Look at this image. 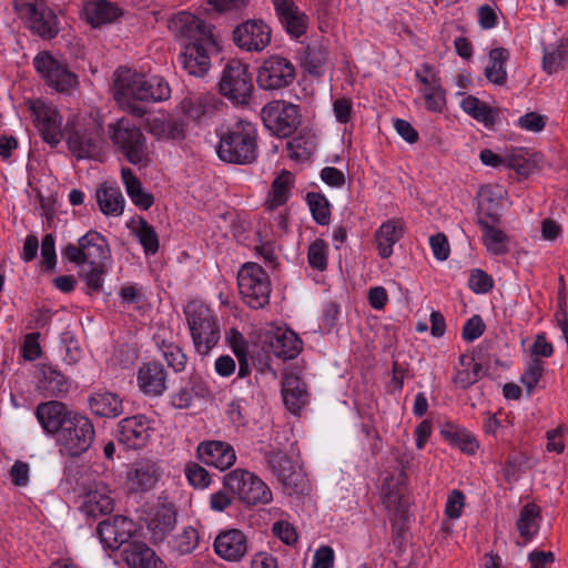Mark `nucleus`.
<instances>
[{
    "label": "nucleus",
    "mask_w": 568,
    "mask_h": 568,
    "mask_svg": "<svg viewBox=\"0 0 568 568\" xmlns=\"http://www.w3.org/2000/svg\"><path fill=\"white\" fill-rule=\"evenodd\" d=\"M290 159L294 161L308 160L314 152V141L310 133H301L287 142Z\"/></svg>",
    "instance_id": "603ef678"
},
{
    "label": "nucleus",
    "mask_w": 568,
    "mask_h": 568,
    "mask_svg": "<svg viewBox=\"0 0 568 568\" xmlns=\"http://www.w3.org/2000/svg\"><path fill=\"white\" fill-rule=\"evenodd\" d=\"M191 333L194 349L206 356L217 345L221 328L214 312L199 301H191L183 310Z\"/></svg>",
    "instance_id": "7ed1b4c3"
},
{
    "label": "nucleus",
    "mask_w": 568,
    "mask_h": 568,
    "mask_svg": "<svg viewBox=\"0 0 568 568\" xmlns=\"http://www.w3.org/2000/svg\"><path fill=\"white\" fill-rule=\"evenodd\" d=\"M265 343L271 352L284 361L295 358L302 351V339L291 329L276 328L270 332Z\"/></svg>",
    "instance_id": "a878e982"
},
{
    "label": "nucleus",
    "mask_w": 568,
    "mask_h": 568,
    "mask_svg": "<svg viewBox=\"0 0 568 568\" xmlns=\"http://www.w3.org/2000/svg\"><path fill=\"white\" fill-rule=\"evenodd\" d=\"M185 474L189 483L196 488H206L211 483L209 471L196 463L186 465Z\"/></svg>",
    "instance_id": "0e129e2a"
},
{
    "label": "nucleus",
    "mask_w": 568,
    "mask_h": 568,
    "mask_svg": "<svg viewBox=\"0 0 568 568\" xmlns=\"http://www.w3.org/2000/svg\"><path fill=\"white\" fill-rule=\"evenodd\" d=\"M509 57V51L503 47L489 51L485 77L490 83L501 87L507 82L506 63Z\"/></svg>",
    "instance_id": "58836bf2"
},
{
    "label": "nucleus",
    "mask_w": 568,
    "mask_h": 568,
    "mask_svg": "<svg viewBox=\"0 0 568 568\" xmlns=\"http://www.w3.org/2000/svg\"><path fill=\"white\" fill-rule=\"evenodd\" d=\"M462 108L466 113L471 115L475 120L483 122L487 128L493 126L496 122L493 109L474 95L465 98L462 101Z\"/></svg>",
    "instance_id": "8fccbe9b"
},
{
    "label": "nucleus",
    "mask_w": 568,
    "mask_h": 568,
    "mask_svg": "<svg viewBox=\"0 0 568 568\" xmlns=\"http://www.w3.org/2000/svg\"><path fill=\"white\" fill-rule=\"evenodd\" d=\"M81 245L84 247L85 264L104 265L109 258L110 248L108 241L97 231H89L81 236Z\"/></svg>",
    "instance_id": "72a5a7b5"
},
{
    "label": "nucleus",
    "mask_w": 568,
    "mask_h": 568,
    "mask_svg": "<svg viewBox=\"0 0 568 568\" xmlns=\"http://www.w3.org/2000/svg\"><path fill=\"white\" fill-rule=\"evenodd\" d=\"M42 264L45 271H53L57 265L55 240L52 234H45L41 241Z\"/></svg>",
    "instance_id": "69168bd1"
},
{
    "label": "nucleus",
    "mask_w": 568,
    "mask_h": 568,
    "mask_svg": "<svg viewBox=\"0 0 568 568\" xmlns=\"http://www.w3.org/2000/svg\"><path fill=\"white\" fill-rule=\"evenodd\" d=\"M217 135L216 153L221 161L246 165L257 159L256 130L252 123L237 120L225 130L221 129Z\"/></svg>",
    "instance_id": "f257e3e1"
},
{
    "label": "nucleus",
    "mask_w": 568,
    "mask_h": 568,
    "mask_svg": "<svg viewBox=\"0 0 568 568\" xmlns=\"http://www.w3.org/2000/svg\"><path fill=\"white\" fill-rule=\"evenodd\" d=\"M273 3L281 23L291 36L298 38L305 33L307 17L293 0H273Z\"/></svg>",
    "instance_id": "cd10ccee"
},
{
    "label": "nucleus",
    "mask_w": 568,
    "mask_h": 568,
    "mask_svg": "<svg viewBox=\"0 0 568 568\" xmlns=\"http://www.w3.org/2000/svg\"><path fill=\"white\" fill-rule=\"evenodd\" d=\"M464 505H465L464 494L458 489L452 490L448 495L446 507H445L446 516L450 519H456V518L460 517Z\"/></svg>",
    "instance_id": "774afa93"
},
{
    "label": "nucleus",
    "mask_w": 568,
    "mask_h": 568,
    "mask_svg": "<svg viewBox=\"0 0 568 568\" xmlns=\"http://www.w3.org/2000/svg\"><path fill=\"white\" fill-rule=\"evenodd\" d=\"M528 465V458L525 454L518 453L509 455L505 462L503 468V475L507 483L517 480L518 475L525 471L526 468H530Z\"/></svg>",
    "instance_id": "13d9d810"
},
{
    "label": "nucleus",
    "mask_w": 568,
    "mask_h": 568,
    "mask_svg": "<svg viewBox=\"0 0 568 568\" xmlns=\"http://www.w3.org/2000/svg\"><path fill=\"white\" fill-rule=\"evenodd\" d=\"M210 42H189L179 54V62L182 68L193 77H204L211 68V59L207 53Z\"/></svg>",
    "instance_id": "412c9836"
},
{
    "label": "nucleus",
    "mask_w": 568,
    "mask_h": 568,
    "mask_svg": "<svg viewBox=\"0 0 568 568\" xmlns=\"http://www.w3.org/2000/svg\"><path fill=\"white\" fill-rule=\"evenodd\" d=\"M33 65L45 83L58 92H67L78 83L77 75L68 65L48 51L39 52L33 59Z\"/></svg>",
    "instance_id": "9b49d317"
},
{
    "label": "nucleus",
    "mask_w": 568,
    "mask_h": 568,
    "mask_svg": "<svg viewBox=\"0 0 568 568\" xmlns=\"http://www.w3.org/2000/svg\"><path fill=\"white\" fill-rule=\"evenodd\" d=\"M163 356L170 367L174 369V372L180 373L184 371L187 356L184 354L182 348L173 343L164 344L162 343Z\"/></svg>",
    "instance_id": "052dcab7"
},
{
    "label": "nucleus",
    "mask_w": 568,
    "mask_h": 568,
    "mask_svg": "<svg viewBox=\"0 0 568 568\" xmlns=\"http://www.w3.org/2000/svg\"><path fill=\"white\" fill-rule=\"evenodd\" d=\"M328 59L326 45L321 41L308 43L301 55L302 65L311 75L320 77Z\"/></svg>",
    "instance_id": "a19ab883"
},
{
    "label": "nucleus",
    "mask_w": 568,
    "mask_h": 568,
    "mask_svg": "<svg viewBox=\"0 0 568 568\" xmlns=\"http://www.w3.org/2000/svg\"><path fill=\"white\" fill-rule=\"evenodd\" d=\"M486 329V324L484 323L480 315H473L470 318L466 321L462 329V337L466 342H474L479 338Z\"/></svg>",
    "instance_id": "338daca9"
},
{
    "label": "nucleus",
    "mask_w": 568,
    "mask_h": 568,
    "mask_svg": "<svg viewBox=\"0 0 568 568\" xmlns=\"http://www.w3.org/2000/svg\"><path fill=\"white\" fill-rule=\"evenodd\" d=\"M151 430L150 423L144 415H134L119 422L115 437L120 445L136 450L146 445Z\"/></svg>",
    "instance_id": "2eb2a0df"
},
{
    "label": "nucleus",
    "mask_w": 568,
    "mask_h": 568,
    "mask_svg": "<svg viewBox=\"0 0 568 568\" xmlns=\"http://www.w3.org/2000/svg\"><path fill=\"white\" fill-rule=\"evenodd\" d=\"M568 55L567 43L561 40L560 43L551 50H546L542 58V68L548 74L557 72L564 67Z\"/></svg>",
    "instance_id": "6e6d98bb"
},
{
    "label": "nucleus",
    "mask_w": 568,
    "mask_h": 568,
    "mask_svg": "<svg viewBox=\"0 0 568 568\" xmlns=\"http://www.w3.org/2000/svg\"><path fill=\"white\" fill-rule=\"evenodd\" d=\"M234 43L246 51H262L271 42V28L263 20H247L233 31Z\"/></svg>",
    "instance_id": "dca6fc26"
},
{
    "label": "nucleus",
    "mask_w": 568,
    "mask_h": 568,
    "mask_svg": "<svg viewBox=\"0 0 568 568\" xmlns=\"http://www.w3.org/2000/svg\"><path fill=\"white\" fill-rule=\"evenodd\" d=\"M223 485L247 506L266 505L273 496L268 486L254 473L237 468L223 476Z\"/></svg>",
    "instance_id": "0eeeda50"
},
{
    "label": "nucleus",
    "mask_w": 568,
    "mask_h": 568,
    "mask_svg": "<svg viewBox=\"0 0 568 568\" xmlns=\"http://www.w3.org/2000/svg\"><path fill=\"white\" fill-rule=\"evenodd\" d=\"M122 181L125 185L126 193L134 205L141 210H149L154 203V196L144 191L141 181L130 168H122Z\"/></svg>",
    "instance_id": "4c0bfd02"
},
{
    "label": "nucleus",
    "mask_w": 568,
    "mask_h": 568,
    "mask_svg": "<svg viewBox=\"0 0 568 568\" xmlns=\"http://www.w3.org/2000/svg\"><path fill=\"white\" fill-rule=\"evenodd\" d=\"M440 433L450 445L458 447L465 454L473 455L479 447L474 435L465 428L448 425Z\"/></svg>",
    "instance_id": "c03bdc74"
},
{
    "label": "nucleus",
    "mask_w": 568,
    "mask_h": 568,
    "mask_svg": "<svg viewBox=\"0 0 568 568\" xmlns=\"http://www.w3.org/2000/svg\"><path fill=\"white\" fill-rule=\"evenodd\" d=\"M286 495H304L307 490V478L302 469L297 468L292 462L290 466L282 469L276 476Z\"/></svg>",
    "instance_id": "37998d69"
},
{
    "label": "nucleus",
    "mask_w": 568,
    "mask_h": 568,
    "mask_svg": "<svg viewBox=\"0 0 568 568\" xmlns=\"http://www.w3.org/2000/svg\"><path fill=\"white\" fill-rule=\"evenodd\" d=\"M293 182V174L286 170H283L282 173L274 179L267 199L268 209H276L287 202Z\"/></svg>",
    "instance_id": "a18cd8bd"
},
{
    "label": "nucleus",
    "mask_w": 568,
    "mask_h": 568,
    "mask_svg": "<svg viewBox=\"0 0 568 568\" xmlns=\"http://www.w3.org/2000/svg\"><path fill=\"white\" fill-rule=\"evenodd\" d=\"M108 134L114 149L124 159L139 165L149 161L148 143L142 129L128 118H121L108 125Z\"/></svg>",
    "instance_id": "20e7f679"
},
{
    "label": "nucleus",
    "mask_w": 568,
    "mask_h": 568,
    "mask_svg": "<svg viewBox=\"0 0 568 568\" xmlns=\"http://www.w3.org/2000/svg\"><path fill=\"white\" fill-rule=\"evenodd\" d=\"M261 453L267 465V468L275 477L278 475V473H282L283 468H286L293 462L286 453L280 449L261 450Z\"/></svg>",
    "instance_id": "680f3d73"
},
{
    "label": "nucleus",
    "mask_w": 568,
    "mask_h": 568,
    "mask_svg": "<svg viewBox=\"0 0 568 568\" xmlns=\"http://www.w3.org/2000/svg\"><path fill=\"white\" fill-rule=\"evenodd\" d=\"M113 509V499L98 490L90 491L87 496V500L81 506V511L89 518H97L99 515H110Z\"/></svg>",
    "instance_id": "de8ad7c7"
},
{
    "label": "nucleus",
    "mask_w": 568,
    "mask_h": 568,
    "mask_svg": "<svg viewBox=\"0 0 568 568\" xmlns=\"http://www.w3.org/2000/svg\"><path fill=\"white\" fill-rule=\"evenodd\" d=\"M403 223L398 220L384 222L375 233V241L381 257L387 258L393 254V246L403 237Z\"/></svg>",
    "instance_id": "f704fd0d"
},
{
    "label": "nucleus",
    "mask_w": 568,
    "mask_h": 568,
    "mask_svg": "<svg viewBox=\"0 0 568 568\" xmlns=\"http://www.w3.org/2000/svg\"><path fill=\"white\" fill-rule=\"evenodd\" d=\"M200 542V534L193 526H185L183 529L174 535L170 541L172 551L179 556L192 554Z\"/></svg>",
    "instance_id": "09e8293b"
},
{
    "label": "nucleus",
    "mask_w": 568,
    "mask_h": 568,
    "mask_svg": "<svg viewBox=\"0 0 568 568\" xmlns=\"http://www.w3.org/2000/svg\"><path fill=\"white\" fill-rule=\"evenodd\" d=\"M281 393L285 408L293 415H297L308 403L307 386L295 372L284 373Z\"/></svg>",
    "instance_id": "4be33fe9"
},
{
    "label": "nucleus",
    "mask_w": 568,
    "mask_h": 568,
    "mask_svg": "<svg viewBox=\"0 0 568 568\" xmlns=\"http://www.w3.org/2000/svg\"><path fill=\"white\" fill-rule=\"evenodd\" d=\"M222 101L212 94H202L199 97L184 98L180 103V109L189 119L202 123L211 118Z\"/></svg>",
    "instance_id": "c85d7f7f"
},
{
    "label": "nucleus",
    "mask_w": 568,
    "mask_h": 568,
    "mask_svg": "<svg viewBox=\"0 0 568 568\" xmlns=\"http://www.w3.org/2000/svg\"><path fill=\"white\" fill-rule=\"evenodd\" d=\"M97 202L104 215L119 216L124 210V196L119 187L103 183L97 190Z\"/></svg>",
    "instance_id": "e433bc0d"
},
{
    "label": "nucleus",
    "mask_w": 568,
    "mask_h": 568,
    "mask_svg": "<svg viewBox=\"0 0 568 568\" xmlns=\"http://www.w3.org/2000/svg\"><path fill=\"white\" fill-rule=\"evenodd\" d=\"M477 224L484 232L483 241L488 252L494 255H503L508 252V236L504 231L495 227L493 223L485 219H477Z\"/></svg>",
    "instance_id": "79ce46f5"
},
{
    "label": "nucleus",
    "mask_w": 568,
    "mask_h": 568,
    "mask_svg": "<svg viewBox=\"0 0 568 568\" xmlns=\"http://www.w3.org/2000/svg\"><path fill=\"white\" fill-rule=\"evenodd\" d=\"M253 78L248 65L241 60H229L221 73L219 92L233 105H247L253 95Z\"/></svg>",
    "instance_id": "39448f33"
},
{
    "label": "nucleus",
    "mask_w": 568,
    "mask_h": 568,
    "mask_svg": "<svg viewBox=\"0 0 568 568\" xmlns=\"http://www.w3.org/2000/svg\"><path fill=\"white\" fill-rule=\"evenodd\" d=\"M468 286L473 292L484 294L493 290L494 281L485 271L474 268L468 278Z\"/></svg>",
    "instance_id": "e2e57ef3"
},
{
    "label": "nucleus",
    "mask_w": 568,
    "mask_h": 568,
    "mask_svg": "<svg viewBox=\"0 0 568 568\" xmlns=\"http://www.w3.org/2000/svg\"><path fill=\"white\" fill-rule=\"evenodd\" d=\"M178 513L173 504L158 506L146 521V528L153 544L163 542L175 528Z\"/></svg>",
    "instance_id": "393cba45"
},
{
    "label": "nucleus",
    "mask_w": 568,
    "mask_h": 568,
    "mask_svg": "<svg viewBox=\"0 0 568 568\" xmlns=\"http://www.w3.org/2000/svg\"><path fill=\"white\" fill-rule=\"evenodd\" d=\"M261 116L265 128L278 138L291 136L302 122L300 106L283 100L265 104Z\"/></svg>",
    "instance_id": "1a4fd4ad"
},
{
    "label": "nucleus",
    "mask_w": 568,
    "mask_h": 568,
    "mask_svg": "<svg viewBox=\"0 0 568 568\" xmlns=\"http://www.w3.org/2000/svg\"><path fill=\"white\" fill-rule=\"evenodd\" d=\"M115 98H131L138 101L158 102L171 97L168 82L158 75H145L135 70L119 68L115 79Z\"/></svg>",
    "instance_id": "f03ea898"
},
{
    "label": "nucleus",
    "mask_w": 568,
    "mask_h": 568,
    "mask_svg": "<svg viewBox=\"0 0 568 568\" xmlns=\"http://www.w3.org/2000/svg\"><path fill=\"white\" fill-rule=\"evenodd\" d=\"M123 554L132 568H166L164 561L145 542H130Z\"/></svg>",
    "instance_id": "7c9ffc66"
},
{
    "label": "nucleus",
    "mask_w": 568,
    "mask_h": 568,
    "mask_svg": "<svg viewBox=\"0 0 568 568\" xmlns=\"http://www.w3.org/2000/svg\"><path fill=\"white\" fill-rule=\"evenodd\" d=\"M197 457L205 465L225 470L234 465L236 455L233 446L226 442L207 440L197 446Z\"/></svg>",
    "instance_id": "aec40b11"
},
{
    "label": "nucleus",
    "mask_w": 568,
    "mask_h": 568,
    "mask_svg": "<svg viewBox=\"0 0 568 568\" xmlns=\"http://www.w3.org/2000/svg\"><path fill=\"white\" fill-rule=\"evenodd\" d=\"M100 138L97 131L82 129L69 133L67 143L70 152L81 159L94 158L100 152Z\"/></svg>",
    "instance_id": "c756f323"
},
{
    "label": "nucleus",
    "mask_w": 568,
    "mask_h": 568,
    "mask_svg": "<svg viewBox=\"0 0 568 568\" xmlns=\"http://www.w3.org/2000/svg\"><path fill=\"white\" fill-rule=\"evenodd\" d=\"M94 438L95 429L92 420L74 410L55 443L61 455L73 458L87 453Z\"/></svg>",
    "instance_id": "423d86ee"
},
{
    "label": "nucleus",
    "mask_w": 568,
    "mask_h": 568,
    "mask_svg": "<svg viewBox=\"0 0 568 568\" xmlns=\"http://www.w3.org/2000/svg\"><path fill=\"white\" fill-rule=\"evenodd\" d=\"M406 473L404 469L398 475L387 476L383 485V503L388 511L397 517V521L408 514V501L405 498Z\"/></svg>",
    "instance_id": "a211bd4d"
},
{
    "label": "nucleus",
    "mask_w": 568,
    "mask_h": 568,
    "mask_svg": "<svg viewBox=\"0 0 568 568\" xmlns=\"http://www.w3.org/2000/svg\"><path fill=\"white\" fill-rule=\"evenodd\" d=\"M295 68L290 60L281 55H271L257 70V85L266 91L287 88L295 80Z\"/></svg>",
    "instance_id": "9d476101"
},
{
    "label": "nucleus",
    "mask_w": 568,
    "mask_h": 568,
    "mask_svg": "<svg viewBox=\"0 0 568 568\" xmlns=\"http://www.w3.org/2000/svg\"><path fill=\"white\" fill-rule=\"evenodd\" d=\"M214 551L227 561H239L247 552L248 545L245 534L236 528L222 530L214 539Z\"/></svg>",
    "instance_id": "6ab92c4d"
},
{
    "label": "nucleus",
    "mask_w": 568,
    "mask_h": 568,
    "mask_svg": "<svg viewBox=\"0 0 568 568\" xmlns=\"http://www.w3.org/2000/svg\"><path fill=\"white\" fill-rule=\"evenodd\" d=\"M169 29L179 39H187L190 42H210L215 44L212 27L190 12H179L169 21Z\"/></svg>",
    "instance_id": "4468645a"
},
{
    "label": "nucleus",
    "mask_w": 568,
    "mask_h": 568,
    "mask_svg": "<svg viewBox=\"0 0 568 568\" xmlns=\"http://www.w3.org/2000/svg\"><path fill=\"white\" fill-rule=\"evenodd\" d=\"M138 532V525L131 518L115 515L101 520L97 534L101 544L111 550H118Z\"/></svg>",
    "instance_id": "f8f14e48"
},
{
    "label": "nucleus",
    "mask_w": 568,
    "mask_h": 568,
    "mask_svg": "<svg viewBox=\"0 0 568 568\" xmlns=\"http://www.w3.org/2000/svg\"><path fill=\"white\" fill-rule=\"evenodd\" d=\"M328 245L322 240L317 239L312 242L307 250V262L310 266L317 271H325L327 268Z\"/></svg>",
    "instance_id": "4d7b16f0"
},
{
    "label": "nucleus",
    "mask_w": 568,
    "mask_h": 568,
    "mask_svg": "<svg viewBox=\"0 0 568 568\" xmlns=\"http://www.w3.org/2000/svg\"><path fill=\"white\" fill-rule=\"evenodd\" d=\"M422 93L428 111L437 113L443 112L446 99L439 78L436 74H432V88H424Z\"/></svg>",
    "instance_id": "5fc2aeb1"
},
{
    "label": "nucleus",
    "mask_w": 568,
    "mask_h": 568,
    "mask_svg": "<svg viewBox=\"0 0 568 568\" xmlns=\"http://www.w3.org/2000/svg\"><path fill=\"white\" fill-rule=\"evenodd\" d=\"M138 385L149 396H160L166 389V371L155 361L143 363L138 371Z\"/></svg>",
    "instance_id": "bb28decb"
},
{
    "label": "nucleus",
    "mask_w": 568,
    "mask_h": 568,
    "mask_svg": "<svg viewBox=\"0 0 568 568\" xmlns=\"http://www.w3.org/2000/svg\"><path fill=\"white\" fill-rule=\"evenodd\" d=\"M88 403L91 412L99 417L115 418L123 413V402L115 393L95 392L90 395Z\"/></svg>",
    "instance_id": "473e14b6"
},
{
    "label": "nucleus",
    "mask_w": 568,
    "mask_h": 568,
    "mask_svg": "<svg viewBox=\"0 0 568 568\" xmlns=\"http://www.w3.org/2000/svg\"><path fill=\"white\" fill-rule=\"evenodd\" d=\"M160 478L159 469L150 459H141L134 464V469L130 475L132 489L135 491H146L155 486Z\"/></svg>",
    "instance_id": "c9c22d12"
},
{
    "label": "nucleus",
    "mask_w": 568,
    "mask_h": 568,
    "mask_svg": "<svg viewBox=\"0 0 568 568\" xmlns=\"http://www.w3.org/2000/svg\"><path fill=\"white\" fill-rule=\"evenodd\" d=\"M14 7L17 11L26 13L29 27L34 34L45 40H51L58 36V17L44 0L26 2L21 6L16 2Z\"/></svg>",
    "instance_id": "ddd939ff"
},
{
    "label": "nucleus",
    "mask_w": 568,
    "mask_h": 568,
    "mask_svg": "<svg viewBox=\"0 0 568 568\" xmlns=\"http://www.w3.org/2000/svg\"><path fill=\"white\" fill-rule=\"evenodd\" d=\"M38 390L45 397L64 396L70 389L69 378L55 366L40 363L38 366Z\"/></svg>",
    "instance_id": "b1692460"
},
{
    "label": "nucleus",
    "mask_w": 568,
    "mask_h": 568,
    "mask_svg": "<svg viewBox=\"0 0 568 568\" xmlns=\"http://www.w3.org/2000/svg\"><path fill=\"white\" fill-rule=\"evenodd\" d=\"M477 216L493 224L500 222V201L488 186L480 187L478 192Z\"/></svg>",
    "instance_id": "49530a36"
},
{
    "label": "nucleus",
    "mask_w": 568,
    "mask_h": 568,
    "mask_svg": "<svg viewBox=\"0 0 568 568\" xmlns=\"http://www.w3.org/2000/svg\"><path fill=\"white\" fill-rule=\"evenodd\" d=\"M237 284L242 298L251 308L260 310L270 303L271 281L257 263L243 264L237 273Z\"/></svg>",
    "instance_id": "6e6552de"
},
{
    "label": "nucleus",
    "mask_w": 568,
    "mask_h": 568,
    "mask_svg": "<svg viewBox=\"0 0 568 568\" xmlns=\"http://www.w3.org/2000/svg\"><path fill=\"white\" fill-rule=\"evenodd\" d=\"M541 519V509L534 503H528L521 507L516 521L517 530L526 541H530L539 530Z\"/></svg>",
    "instance_id": "ea45409f"
},
{
    "label": "nucleus",
    "mask_w": 568,
    "mask_h": 568,
    "mask_svg": "<svg viewBox=\"0 0 568 568\" xmlns=\"http://www.w3.org/2000/svg\"><path fill=\"white\" fill-rule=\"evenodd\" d=\"M121 13V9L108 0L89 1L83 7L85 20L93 28L114 22Z\"/></svg>",
    "instance_id": "2f4dec72"
},
{
    "label": "nucleus",
    "mask_w": 568,
    "mask_h": 568,
    "mask_svg": "<svg viewBox=\"0 0 568 568\" xmlns=\"http://www.w3.org/2000/svg\"><path fill=\"white\" fill-rule=\"evenodd\" d=\"M306 202L315 222L327 225L331 220V205L326 196L320 192H308Z\"/></svg>",
    "instance_id": "3c124183"
},
{
    "label": "nucleus",
    "mask_w": 568,
    "mask_h": 568,
    "mask_svg": "<svg viewBox=\"0 0 568 568\" xmlns=\"http://www.w3.org/2000/svg\"><path fill=\"white\" fill-rule=\"evenodd\" d=\"M73 412L62 402L49 400L37 406L36 417L44 433L57 440Z\"/></svg>",
    "instance_id": "f3484780"
},
{
    "label": "nucleus",
    "mask_w": 568,
    "mask_h": 568,
    "mask_svg": "<svg viewBox=\"0 0 568 568\" xmlns=\"http://www.w3.org/2000/svg\"><path fill=\"white\" fill-rule=\"evenodd\" d=\"M135 235L146 255H154L159 251L160 243L158 233L145 219L140 217Z\"/></svg>",
    "instance_id": "864d4df0"
},
{
    "label": "nucleus",
    "mask_w": 568,
    "mask_h": 568,
    "mask_svg": "<svg viewBox=\"0 0 568 568\" xmlns=\"http://www.w3.org/2000/svg\"><path fill=\"white\" fill-rule=\"evenodd\" d=\"M32 110L41 138L51 146H57L62 139V116L55 108L45 104L33 106Z\"/></svg>",
    "instance_id": "5701e85b"
},
{
    "label": "nucleus",
    "mask_w": 568,
    "mask_h": 568,
    "mask_svg": "<svg viewBox=\"0 0 568 568\" xmlns=\"http://www.w3.org/2000/svg\"><path fill=\"white\" fill-rule=\"evenodd\" d=\"M544 374V363L539 358H532L525 369L520 381L526 387L527 394L530 395L539 383Z\"/></svg>",
    "instance_id": "bf43d9fd"
}]
</instances>
